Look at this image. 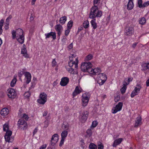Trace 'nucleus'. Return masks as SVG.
Masks as SVG:
<instances>
[{"label": "nucleus", "instance_id": "1", "mask_svg": "<svg viewBox=\"0 0 149 149\" xmlns=\"http://www.w3.org/2000/svg\"><path fill=\"white\" fill-rule=\"evenodd\" d=\"M12 38L13 39L16 38L18 42L20 44L24 43V36L23 34V31L20 28H19L15 31L13 30L12 32Z\"/></svg>", "mask_w": 149, "mask_h": 149}, {"label": "nucleus", "instance_id": "2", "mask_svg": "<svg viewBox=\"0 0 149 149\" xmlns=\"http://www.w3.org/2000/svg\"><path fill=\"white\" fill-rule=\"evenodd\" d=\"M102 15V12L99 10L97 6L92 7L91 9V12L89 17L91 19H95L96 17H100Z\"/></svg>", "mask_w": 149, "mask_h": 149}, {"label": "nucleus", "instance_id": "3", "mask_svg": "<svg viewBox=\"0 0 149 149\" xmlns=\"http://www.w3.org/2000/svg\"><path fill=\"white\" fill-rule=\"evenodd\" d=\"M69 59L70 61L68 62L69 66L71 68L74 65V68H77L78 67V64L79 62L78 58L75 57V55L72 54V56L70 57Z\"/></svg>", "mask_w": 149, "mask_h": 149}, {"label": "nucleus", "instance_id": "4", "mask_svg": "<svg viewBox=\"0 0 149 149\" xmlns=\"http://www.w3.org/2000/svg\"><path fill=\"white\" fill-rule=\"evenodd\" d=\"M92 66V65L90 62H86L82 63L81 69L83 72H87L90 73Z\"/></svg>", "mask_w": 149, "mask_h": 149}, {"label": "nucleus", "instance_id": "5", "mask_svg": "<svg viewBox=\"0 0 149 149\" xmlns=\"http://www.w3.org/2000/svg\"><path fill=\"white\" fill-rule=\"evenodd\" d=\"M97 82L100 85L103 84L107 79V76L103 73H100L97 76Z\"/></svg>", "mask_w": 149, "mask_h": 149}, {"label": "nucleus", "instance_id": "6", "mask_svg": "<svg viewBox=\"0 0 149 149\" xmlns=\"http://www.w3.org/2000/svg\"><path fill=\"white\" fill-rule=\"evenodd\" d=\"M17 125L18 129L21 130H26L28 127L27 123L22 118L19 119Z\"/></svg>", "mask_w": 149, "mask_h": 149}, {"label": "nucleus", "instance_id": "7", "mask_svg": "<svg viewBox=\"0 0 149 149\" xmlns=\"http://www.w3.org/2000/svg\"><path fill=\"white\" fill-rule=\"evenodd\" d=\"M6 93L8 97L11 99H13L15 98L17 93L15 90L11 88H8L7 91Z\"/></svg>", "mask_w": 149, "mask_h": 149}, {"label": "nucleus", "instance_id": "8", "mask_svg": "<svg viewBox=\"0 0 149 149\" xmlns=\"http://www.w3.org/2000/svg\"><path fill=\"white\" fill-rule=\"evenodd\" d=\"M47 95L44 92L41 93L39 96V99L37 100V102L41 104H44L47 101Z\"/></svg>", "mask_w": 149, "mask_h": 149}, {"label": "nucleus", "instance_id": "9", "mask_svg": "<svg viewBox=\"0 0 149 149\" xmlns=\"http://www.w3.org/2000/svg\"><path fill=\"white\" fill-rule=\"evenodd\" d=\"M90 96L88 93H85L82 96V105L85 107L87 106L89 101Z\"/></svg>", "mask_w": 149, "mask_h": 149}, {"label": "nucleus", "instance_id": "10", "mask_svg": "<svg viewBox=\"0 0 149 149\" xmlns=\"http://www.w3.org/2000/svg\"><path fill=\"white\" fill-rule=\"evenodd\" d=\"M88 115V112L86 111H81L80 113L79 118L82 123H84L87 120Z\"/></svg>", "mask_w": 149, "mask_h": 149}, {"label": "nucleus", "instance_id": "11", "mask_svg": "<svg viewBox=\"0 0 149 149\" xmlns=\"http://www.w3.org/2000/svg\"><path fill=\"white\" fill-rule=\"evenodd\" d=\"M141 87L140 84L137 85V87L135 88L131 94V97H134L135 95H137L140 92Z\"/></svg>", "mask_w": 149, "mask_h": 149}, {"label": "nucleus", "instance_id": "12", "mask_svg": "<svg viewBox=\"0 0 149 149\" xmlns=\"http://www.w3.org/2000/svg\"><path fill=\"white\" fill-rule=\"evenodd\" d=\"M123 103L122 102H119L115 107H113L112 109V112L115 113L118 111L121 110L122 109Z\"/></svg>", "mask_w": 149, "mask_h": 149}, {"label": "nucleus", "instance_id": "13", "mask_svg": "<svg viewBox=\"0 0 149 149\" xmlns=\"http://www.w3.org/2000/svg\"><path fill=\"white\" fill-rule=\"evenodd\" d=\"M12 134L11 131L9 130L7 131L4 136V138L5 141L6 142H8L9 143L12 142L13 141V138H10V136H11Z\"/></svg>", "mask_w": 149, "mask_h": 149}, {"label": "nucleus", "instance_id": "14", "mask_svg": "<svg viewBox=\"0 0 149 149\" xmlns=\"http://www.w3.org/2000/svg\"><path fill=\"white\" fill-rule=\"evenodd\" d=\"M83 90L80 86L79 85L76 87L75 88L72 93L73 97H74L76 95L83 92Z\"/></svg>", "mask_w": 149, "mask_h": 149}, {"label": "nucleus", "instance_id": "15", "mask_svg": "<svg viewBox=\"0 0 149 149\" xmlns=\"http://www.w3.org/2000/svg\"><path fill=\"white\" fill-rule=\"evenodd\" d=\"M134 27L132 26H130L126 29L125 33L128 36H131L134 33Z\"/></svg>", "mask_w": 149, "mask_h": 149}, {"label": "nucleus", "instance_id": "16", "mask_svg": "<svg viewBox=\"0 0 149 149\" xmlns=\"http://www.w3.org/2000/svg\"><path fill=\"white\" fill-rule=\"evenodd\" d=\"M21 54L26 58H29V55L27 53L26 46L24 44L21 49Z\"/></svg>", "mask_w": 149, "mask_h": 149}, {"label": "nucleus", "instance_id": "17", "mask_svg": "<svg viewBox=\"0 0 149 149\" xmlns=\"http://www.w3.org/2000/svg\"><path fill=\"white\" fill-rule=\"evenodd\" d=\"M69 81V79L66 77H63L60 82V84L62 86H66L68 84Z\"/></svg>", "mask_w": 149, "mask_h": 149}, {"label": "nucleus", "instance_id": "18", "mask_svg": "<svg viewBox=\"0 0 149 149\" xmlns=\"http://www.w3.org/2000/svg\"><path fill=\"white\" fill-rule=\"evenodd\" d=\"M58 140V136L57 134H54L52 136L51 139V143L52 145H54L56 143Z\"/></svg>", "mask_w": 149, "mask_h": 149}, {"label": "nucleus", "instance_id": "19", "mask_svg": "<svg viewBox=\"0 0 149 149\" xmlns=\"http://www.w3.org/2000/svg\"><path fill=\"white\" fill-rule=\"evenodd\" d=\"M45 38L46 39L51 37H52L54 40L56 39V33L54 32H51L49 33H45Z\"/></svg>", "mask_w": 149, "mask_h": 149}, {"label": "nucleus", "instance_id": "20", "mask_svg": "<svg viewBox=\"0 0 149 149\" xmlns=\"http://www.w3.org/2000/svg\"><path fill=\"white\" fill-rule=\"evenodd\" d=\"M62 26L60 24H57L55 26V29L57 32L58 37H59V38L62 33Z\"/></svg>", "mask_w": 149, "mask_h": 149}, {"label": "nucleus", "instance_id": "21", "mask_svg": "<svg viewBox=\"0 0 149 149\" xmlns=\"http://www.w3.org/2000/svg\"><path fill=\"white\" fill-rule=\"evenodd\" d=\"M25 76L26 83V84H28L31 81V75L29 72H26L25 74Z\"/></svg>", "mask_w": 149, "mask_h": 149}, {"label": "nucleus", "instance_id": "22", "mask_svg": "<svg viewBox=\"0 0 149 149\" xmlns=\"http://www.w3.org/2000/svg\"><path fill=\"white\" fill-rule=\"evenodd\" d=\"M101 72V70L99 68H95L94 69H91L90 72V73L93 74V75H96L97 74H100V73Z\"/></svg>", "mask_w": 149, "mask_h": 149}, {"label": "nucleus", "instance_id": "23", "mask_svg": "<svg viewBox=\"0 0 149 149\" xmlns=\"http://www.w3.org/2000/svg\"><path fill=\"white\" fill-rule=\"evenodd\" d=\"M123 87L120 89V91L122 94H124L126 91L127 87V86L128 85V83L127 84L126 83V81L124 80L123 82Z\"/></svg>", "mask_w": 149, "mask_h": 149}, {"label": "nucleus", "instance_id": "24", "mask_svg": "<svg viewBox=\"0 0 149 149\" xmlns=\"http://www.w3.org/2000/svg\"><path fill=\"white\" fill-rule=\"evenodd\" d=\"M0 113L2 116L4 117L8 114V109L7 108H3L1 110Z\"/></svg>", "mask_w": 149, "mask_h": 149}, {"label": "nucleus", "instance_id": "25", "mask_svg": "<svg viewBox=\"0 0 149 149\" xmlns=\"http://www.w3.org/2000/svg\"><path fill=\"white\" fill-rule=\"evenodd\" d=\"M142 124L141 118L140 117H137L135 120V123L134 126L135 127H137Z\"/></svg>", "mask_w": 149, "mask_h": 149}, {"label": "nucleus", "instance_id": "26", "mask_svg": "<svg viewBox=\"0 0 149 149\" xmlns=\"http://www.w3.org/2000/svg\"><path fill=\"white\" fill-rule=\"evenodd\" d=\"M123 139L122 138H119L115 140L113 145V147H116V146L120 144L122 141Z\"/></svg>", "mask_w": 149, "mask_h": 149}, {"label": "nucleus", "instance_id": "27", "mask_svg": "<svg viewBox=\"0 0 149 149\" xmlns=\"http://www.w3.org/2000/svg\"><path fill=\"white\" fill-rule=\"evenodd\" d=\"M134 7L133 0H129L127 4V9L128 10L132 9Z\"/></svg>", "mask_w": 149, "mask_h": 149}, {"label": "nucleus", "instance_id": "28", "mask_svg": "<svg viewBox=\"0 0 149 149\" xmlns=\"http://www.w3.org/2000/svg\"><path fill=\"white\" fill-rule=\"evenodd\" d=\"M141 66L142 67V70L145 71L147 69L149 70V63H143L141 65Z\"/></svg>", "mask_w": 149, "mask_h": 149}, {"label": "nucleus", "instance_id": "29", "mask_svg": "<svg viewBox=\"0 0 149 149\" xmlns=\"http://www.w3.org/2000/svg\"><path fill=\"white\" fill-rule=\"evenodd\" d=\"M91 23L93 29H95L97 27V23L96 22L95 19H93L91 22Z\"/></svg>", "mask_w": 149, "mask_h": 149}, {"label": "nucleus", "instance_id": "30", "mask_svg": "<svg viewBox=\"0 0 149 149\" xmlns=\"http://www.w3.org/2000/svg\"><path fill=\"white\" fill-rule=\"evenodd\" d=\"M66 17L65 16H64L60 18V20L59 21L60 22L61 24H64L65 22L66 21Z\"/></svg>", "mask_w": 149, "mask_h": 149}, {"label": "nucleus", "instance_id": "31", "mask_svg": "<svg viewBox=\"0 0 149 149\" xmlns=\"http://www.w3.org/2000/svg\"><path fill=\"white\" fill-rule=\"evenodd\" d=\"M68 134V132L66 130L63 131L61 134V138L65 139Z\"/></svg>", "mask_w": 149, "mask_h": 149}, {"label": "nucleus", "instance_id": "32", "mask_svg": "<svg viewBox=\"0 0 149 149\" xmlns=\"http://www.w3.org/2000/svg\"><path fill=\"white\" fill-rule=\"evenodd\" d=\"M83 26L85 29H87L89 26V22L88 20L84 21L83 24Z\"/></svg>", "mask_w": 149, "mask_h": 149}, {"label": "nucleus", "instance_id": "33", "mask_svg": "<svg viewBox=\"0 0 149 149\" xmlns=\"http://www.w3.org/2000/svg\"><path fill=\"white\" fill-rule=\"evenodd\" d=\"M9 129V125L7 123H6L4 124L3 125V130L4 131L6 132L8 131Z\"/></svg>", "mask_w": 149, "mask_h": 149}, {"label": "nucleus", "instance_id": "34", "mask_svg": "<svg viewBox=\"0 0 149 149\" xmlns=\"http://www.w3.org/2000/svg\"><path fill=\"white\" fill-rule=\"evenodd\" d=\"M89 147L90 149H97V146L93 143H90Z\"/></svg>", "mask_w": 149, "mask_h": 149}, {"label": "nucleus", "instance_id": "35", "mask_svg": "<svg viewBox=\"0 0 149 149\" xmlns=\"http://www.w3.org/2000/svg\"><path fill=\"white\" fill-rule=\"evenodd\" d=\"M17 79L16 78H14L12 81L10 83V86L12 87H14L16 82Z\"/></svg>", "mask_w": 149, "mask_h": 149}, {"label": "nucleus", "instance_id": "36", "mask_svg": "<svg viewBox=\"0 0 149 149\" xmlns=\"http://www.w3.org/2000/svg\"><path fill=\"white\" fill-rule=\"evenodd\" d=\"M20 117L25 119L26 120H28L29 118L28 115L25 113H22Z\"/></svg>", "mask_w": 149, "mask_h": 149}, {"label": "nucleus", "instance_id": "37", "mask_svg": "<svg viewBox=\"0 0 149 149\" xmlns=\"http://www.w3.org/2000/svg\"><path fill=\"white\" fill-rule=\"evenodd\" d=\"M73 23L72 21L71 20L68 22L67 25L68 29H71Z\"/></svg>", "mask_w": 149, "mask_h": 149}, {"label": "nucleus", "instance_id": "38", "mask_svg": "<svg viewBox=\"0 0 149 149\" xmlns=\"http://www.w3.org/2000/svg\"><path fill=\"white\" fill-rule=\"evenodd\" d=\"M97 147L98 149H103L104 146L102 143L99 141L98 143Z\"/></svg>", "mask_w": 149, "mask_h": 149}, {"label": "nucleus", "instance_id": "39", "mask_svg": "<svg viewBox=\"0 0 149 149\" xmlns=\"http://www.w3.org/2000/svg\"><path fill=\"white\" fill-rule=\"evenodd\" d=\"M93 58V56L91 54H89L85 58V60L86 61H89L91 60Z\"/></svg>", "mask_w": 149, "mask_h": 149}, {"label": "nucleus", "instance_id": "40", "mask_svg": "<svg viewBox=\"0 0 149 149\" xmlns=\"http://www.w3.org/2000/svg\"><path fill=\"white\" fill-rule=\"evenodd\" d=\"M146 22V20L145 18H141L139 20V23L142 25L144 24Z\"/></svg>", "mask_w": 149, "mask_h": 149}, {"label": "nucleus", "instance_id": "41", "mask_svg": "<svg viewBox=\"0 0 149 149\" xmlns=\"http://www.w3.org/2000/svg\"><path fill=\"white\" fill-rule=\"evenodd\" d=\"M86 133L88 136L90 137L91 136L92 134V130L91 129H88L86 131Z\"/></svg>", "mask_w": 149, "mask_h": 149}, {"label": "nucleus", "instance_id": "42", "mask_svg": "<svg viewBox=\"0 0 149 149\" xmlns=\"http://www.w3.org/2000/svg\"><path fill=\"white\" fill-rule=\"evenodd\" d=\"M143 1L142 0H138V4L139 7L141 8H142L143 4H142Z\"/></svg>", "mask_w": 149, "mask_h": 149}, {"label": "nucleus", "instance_id": "43", "mask_svg": "<svg viewBox=\"0 0 149 149\" xmlns=\"http://www.w3.org/2000/svg\"><path fill=\"white\" fill-rule=\"evenodd\" d=\"M98 124V122L97 121H93L91 127H93V128L95 127Z\"/></svg>", "mask_w": 149, "mask_h": 149}, {"label": "nucleus", "instance_id": "44", "mask_svg": "<svg viewBox=\"0 0 149 149\" xmlns=\"http://www.w3.org/2000/svg\"><path fill=\"white\" fill-rule=\"evenodd\" d=\"M30 96V94L29 92H26L24 93V96L26 98H28Z\"/></svg>", "mask_w": 149, "mask_h": 149}, {"label": "nucleus", "instance_id": "45", "mask_svg": "<svg viewBox=\"0 0 149 149\" xmlns=\"http://www.w3.org/2000/svg\"><path fill=\"white\" fill-rule=\"evenodd\" d=\"M67 70L69 73L71 74H74V69L71 68H68Z\"/></svg>", "mask_w": 149, "mask_h": 149}, {"label": "nucleus", "instance_id": "46", "mask_svg": "<svg viewBox=\"0 0 149 149\" xmlns=\"http://www.w3.org/2000/svg\"><path fill=\"white\" fill-rule=\"evenodd\" d=\"M52 67H54L57 65V62H56L55 59H53L52 63Z\"/></svg>", "mask_w": 149, "mask_h": 149}, {"label": "nucleus", "instance_id": "47", "mask_svg": "<svg viewBox=\"0 0 149 149\" xmlns=\"http://www.w3.org/2000/svg\"><path fill=\"white\" fill-rule=\"evenodd\" d=\"M101 0H94L93 4L94 6H96V5L99 4L100 3Z\"/></svg>", "mask_w": 149, "mask_h": 149}, {"label": "nucleus", "instance_id": "48", "mask_svg": "<svg viewBox=\"0 0 149 149\" xmlns=\"http://www.w3.org/2000/svg\"><path fill=\"white\" fill-rule=\"evenodd\" d=\"M148 5H149V1L144 3L143 4L142 8L147 6Z\"/></svg>", "mask_w": 149, "mask_h": 149}, {"label": "nucleus", "instance_id": "49", "mask_svg": "<svg viewBox=\"0 0 149 149\" xmlns=\"http://www.w3.org/2000/svg\"><path fill=\"white\" fill-rule=\"evenodd\" d=\"M24 113L22 109H21L19 110V112L18 113V116H19V117H20L21 116V115H22V114Z\"/></svg>", "mask_w": 149, "mask_h": 149}, {"label": "nucleus", "instance_id": "50", "mask_svg": "<svg viewBox=\"0 0 149 149\" xmlns=\"http://www.w3.org/2000/svg\"><path fill=\"white\" fill-rule=\"evenodd\" d=\"M12 16L11 15H10L6 19V23H9V22L10 20L12 18Z\"/></svg>", "mask_w": 149, "mask_h": 149}, {"label": "nucleus", "instance_id": "51", "mask_svg": "<svg viewBox=\"0 0 149 149\" xmlns=\"http://www.w3.org/2000/svg\"><path fill=\"white\" fill-rule=\"evenodd\" d=\"M36 83L35 82H32L31 83V87L29 88V89L30 90L32 88H33L35 86Z\"/></svg>", "mask_w": 149, "mask_h": 149}, {"label": "nucleus", "instance_id": "52", "mask_svg": "<svg viewBox=\"0 0 149 149\" xmlns=\"http://www.w3.org/2000/svg\"><path fill=\"white\" fill-rule=\"evenodd\" d=\"M65 139H64L63 138H61V141L59 144V146H60L61 147L63 144Z\"/></svg>", "mask_w": 149, "mask_h": 149}, {"label": "nucleus", "instance_id": "53", "mask_svg": "<svg viewBox=\"0 0 149 149\" xmlns=\"http://www.w3.org/2000/svg\"><path fill=\"white\" fill-rule=\"evenodd\" d=\"M70 31V29H68L67 30H66L65 32V35L66 36H67L68 35Z\"/></svg>", "mask_w": 149, "mask_h": 149}, {"label": "nucleus", "instance_id": "54", "mask_svg": "<svg viewBox=\"0 0 149 149\" xmlns=\"http://www.w3.org/2000/svg\"><path fill=\"white\" fill-rule=\"evenodd\" d=\"M5 95V93L4 92L2 91L0 92V97H3Z\"/></svg>", "mask_w": 149, "mask_h": 149}, {"label": "nucleus", "instance_id": "55", "mask_svg": "<svg viewBox=\"0 0 149 149\" xmlns=\"http://www.w3.org/2000/svg\"><path fill=\"white\" fill-rule=\"evenodd\" d=\"M23 74V72L22 71H19L18 72V76L19 77V79H20L21 77H22V74Z\"/></svg>", "mask_w": 149, "mask_h": 149}, {"label": "nucleus", "instance_id": "56", "mask_svg": "<svg viewBox=\"0 0 149 149\" xmlns=\"http://www.w3.org/2000/svg\"><path fill=\"white\" fill-rule=\"evenodd\" d=\"M133 80V78L132 77H128V80H127V82H126V83L127 84L128 83V84H129L130 82L131 81H132Z\"/></svg>", "mask_w": 149, "mask_h": 149}, {"label": "nucleus", "instance_id": "57", "mask_svg": "<svg viewBox=\"0 0 149 149\" xmlns=\"http://www.w3.org/2000/svg\"><path fill=\"white\" fill-rule=\"evenodd\" d=\"M44 123H45V125L44 127L45 128H46L48 126L49 124V122L47 121H45Z\"/></svg>", "mask_w": 149, "mask_h": 149}, {"label": "nucleus", "instance_id": "58", "mask_svg": "<svg viewBox=\"0 0 149 149\" xmlns=\"http://www.w3.org/2000/svg\"><path fill=\"white\" fill-rule=\"evenodd\" d=\"M4 23V20L1 19L0 21V28H2Z\"/></svg>", "mask_w": 149, "mask_h": 149}, {"label": "nucleus", "instance_id": "59", "mask_svg": "<svg viewBox=\"0 0 149 149\" xmlns=\"http://www.w3.org/2000/svg\"><path fill=\"white\" fill-rule=\"evenodd\" d=\"M38 128H36L34 130L33 132V135H34L38 131Z\"/></svg>", "mask_w": 149, "mask_h": 149}, {"label": "nucleus", "instance_id": "60", "mask_svg": "<svg viewBox=\"0 0 149 149\" xmlns=\"http://www.w3.org/2000/svg\"><path fill=\"white\" fill-rule=\"evenodd\" d=\"M73 48V44L72 43L70 44L68 47V48L69 50Z\"/></svg>", "mask_w": 149, "mask_h": 149}, {"label": "nucleus", "instance_id": "61", "mask_svg": "<svg viewBox=\"0 0 149 149\" xmlns=\"http://www.w3.org/2000/svg\"><path fill=\"white\" fill-rule=\"evenodd\" d=\"M46 146H47V145L46 144L44 145H43L40 147V149H45V148L46 147Z\"/></svg>", "mask_w": 149, "mask_h": 149}, {"label": "nucleus", "instance_id": "62", "mask_svg": "<svg viewBox=\"0 0 149 149\" xmlns=\"http://www.w3.org/2000/svg\"><path fill=\"white\" fill-rule=\"evenodd\" d=\"M66 38L65 36H63L62 40V41L63 42H66Z\"/></svg>", "mask_w": 149, "mask_h": 149}, {"label": "nucleus", "instance_id": "63", "mask_svg": "<svg viewBox=\"0 0 149 149\" xmlns=\"http://www.w3.org/2000/svg\"><path fill=\"white\" fill-rule=\"evenodd\" d=\"M47 113H48V111H44V112L43 114V116H46L47 115Z\"/></svg>", "mask_w": 149, "mask_h": 149}, {"label": "nucleus", "instance_id": "64", "mask_svg": "<svg viewBox=\"0 0 149 149\" xmlns=\"http://www.w3.org/2000/svg\"><path fill=\"white\" fill-rule=\"evenodd\" d=\"M146 83L147 86H149V78L146 81Z\"/></svg>", "mask_w": 149, "mask_h": 149}]
</instances>
